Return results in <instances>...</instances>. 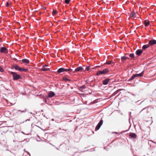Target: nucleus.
I'll use <instances>...</instances> for the list:
<instances>
[{"label": "nucleus", "instance_id": "obj_1", "mask_svg": "<svg viewBox=\"0 0 156 156\" xmlns=\"http://www.w3.org/2000/svg\"><path fill=\"white\" fill-rule=\"evenodd\" d=\"M10 73L12 75V79L13 80L16 81L22 79L21 76L15 72H10Z\"/></svg>", "mask_w": 156, "mask_h": 156}, {"label": "nucleus", "instance_id": "obj_2", "mask_svg": "<svg viewBox=\"0 0 156 156\" xmlns=\"http://www.w3.org/2000/svg\"><path fill=\"white\" fill-rule=\"evenodd\" d=\"M109 72L108 69L107 68H105L102 70H99L96 73L97 76H99L100 74H105Z\"/></svg>", "mask_w": 156, "mask_h": 156}, {"label": "nucleus", "instance_id": "obj_3", "mask_svg": "<svg viewBox=\"0 0 156 156\" xmlns=\"http://www.w3.org/2000/svg\"><path fill=\"white\" fill-rule=\"evenodd\" d=\"M84 70L83 67L81 66H79L76 68L74 70H73V73H75L81 71H83Z\"/></svg>", "mask_w": 156, "mask_h": 156}, {"label": "nucleus", "instance_id": "obj_4", "mask_svg": "<svg viewBox=\"0 0 156 156\" xmlns=\"http://www.w3.org/2000/svg\"><path fill=\"white\" fill-rule=\"evenodd\" d=\"M103 122V120L101 119L95 127L96 130H98L100 128L101 126L102 125Z\"/></svg>", "mask_w": 156, "mask_h": 156}, {"label": "nucleus", "instance_id": "obj_5", "mask_svg": "<svg viewBox=\"0 0 156 156\" xmlns=\"http://www.w3.org/2000/svg\"><path fill=\"white\" fill-rule=\"evenodd\" d=\"M0 51L1 53H5L8 52V49L5 47H2L0 48Z\"/></svg>", "mask_w": 156, "mask_h": 156}, {"label": "nucleus", "instance_id": "obj_6", "mask_svg": "<svg viewBox=\"0 0 156 156\" xmlns=\"http://www.w3.org/2000/svg\"><path fill=\"white\" fill-rule=\"evenodd\" d=\"M149 46H153L156 44V40L152 39L150 40L148 42Z\"/></svg>", "mask_w": 156, "mask_h": 156}, {"label": "nucleus", "instance_id": "obj_7", "mask_svg": "<svg viewBox=\"0 0 156 156\" xmlns=\"http://www.w3.org/2000/svg\"><path fill=\"white\" fill-rule=\"evenodd\" d=\"M143 52V50L142 49H138L136 50L135 54L138 56H140Z\"/></svg>", "mask_w": 156, "mask_h": 156}, {"label": "nucleus", "instance_id": "obj_8", "mask_svg": "<svg viewBox=\"0 0 156 156\" xmlns=\"http://www.w3.org/2000/svg\"><path fill=\"white\" fill-rule=\"evenodd\" d=\"M55 95V93L52 91H51L48 94V97L51 98Z\"/></svg>", "mask_w": 156, "mask_h": 156}, {"label": "nucleus", "instance_id": "obj_9", "mask_svg": "<svg viewBox=\"0 0 156 156\" xmlns=\"http://www.w3.org/2000/svg\"><path fill=\"white\" fill-rule=\"evenodd\" d=\"M129 136L131 138L135 139L136 137V135L135 133H129Z\"/></svg>", "mask_w": 156, "mask_h": 156}, {"label": "nucleus", "instance_id": "obj_10", "mask_svg": "<svg viewBox=\"0 0 156 156\" xmlns=\"http://www.w3.org/2000/svg\"><path fill=\"white\" fill-rule=\"evenodd\" d=\"M110 80H111V79H110L109 78H107V79H105V80H103V84L104 85H107L108 84V83Z\"/></svg>", "mask_w": 156, "mask_h": 156}, {"label": "nucleus", "instance_id": "obj_11", "mask_svg": "<svg viewBox=\"0 0 156 156\" xmlns=\"http://www.w3.org/2000/svg\"><path fill=\"white\" fill-rule=\"evenodd\" d=\"M144 71H143L140 73L134 74L135 77L143 76L144 74Z\"/></svg>", "mask_w": 156, "mask_h": 156}, {"label": "nucleus", "instance_id": "obj_12", "mask_svg": "<svg viewBox=\"0 0 156 156\" xmlns=\"http://www.w3.org/2000/svg\"><path fill=\"white\" fill-rule=\"evenodd\" d=\"M129 16H130V17H134V18L133 19V20H135V18L136 19V18H137V17H136V13H135V12H132L129 15Z\"/></svg>", "mask_w": 156, "mask_h": 156}, {"label": "nucleus", "instance_id": "obj_13", "mask_svg": "<svg viewBox=\"0 0 156 156\" xmlns=\"http://www.w3.org/2000/svg\"><path fill=\"white\" fill-rule=\"evenodd\" d=\"M19 61H22V62L26 64H28L30 62V61L29 60L25 58L23 59L22 60H20Z\"/></svg>", "mask_w": 156, "mask_h": 156}, {"label": "nucleus", "instance_id": "obj_14", "mask_svg": "<svg viewBox=\"0 0 156 156\" xmlns=\"http://www.w3.org/2000/svg\"><path fill=\"white\" fill-rule=\"evenodd\" d=\"M28 71L27 69H25L23 67H20L19 71L20 72H27Z\"/></svg>", "mask_w": 156, "mask_h": 156}, {"label": "nucleus", "instance_id": "obj_15", "mask_svg": "<svg viewBox=\"0 0 156 156\" xmlns=\"http://www.w3.org/2000/svg\"><path fill=\"white\" fill-rule=\"evenodd\" d=\"M65 68H59L57 71V72L58 73H60L64 72Z\"/></svg>", "mask_w": 156, "mask_h": 156}, {"label": "nucleus", "instance_id": "obj_16", "mask_svg": "<svg viewBox=\"0 0 156 156\" xmlns=\"http://www.w3.org/2000/svg\"><path fill=\"white\" fill-rule=\"evenodd\" d=\"M13 68H14L16 70H19L20 67L17 65H14L12 66Z\"/></svg>", "mask_w": 156, "mask_h": 156}, {"label": "nucleus", "instance_id": "obj_17", "mask_svg": "<svg viewBox=\"0 0 156 156\" xmlns=\"http://www.w3.org/2000/svg\"><path fill=\"white\" fill-rule=\"evenodd\" d=\"M144 23L145 25V26L148 27L150 24V22L148 21H147V20H145L144 21Z\"/></svg>", "mask_w": 156, "mask_h": 156}, {"label": "nucleus", "instance_id": "obj_18", "mask_svg": "<svg viewBox=\"0 0 156 156\" xmlns=\"http://www.w3.org/2000/svg\"><path fill=\"white\" fill-rule=\"evenodd\" d=\"M129 59V57H127L125 56H122L121 57V60L123 62H124V61L126 60L127 59Z\"/></svg>", "mask_w": 156, "mask_h": 156}, {"label": "nucleus", "instance_id": "obj_19", "mask_svg": "<svg viewBox=\"0 0 156 156\" xmlns=\"http://www.w3.org/2000/svg\"><path fill=\"white\" fill-rule=\"evenodd\" d=\"M64 72H68L69 73H70L71 72H73V69H65Z\"/></svg>", "mask_w": 156, "mask_h": 156}, {"label": "nucleus", "instance_id": "obj_20", "mask_svg": "<svg viewBox=\"0 0 156 156\" xmlns=\"http://www.w3.org/2000/svg\"><path fill=\"white\" fill-rule=\"evenodd\" d=\"M149 44H145L143 46L142 48V49L145 50L147 48H148L149 47Z\"/></svg>", "mask_w": 156, "mask_h": 156}, {"label": "nucleus", "instance_id": "obj_21", "mask_svg": "<svg viewBox=\"0 0 156 156\" xmlns=\"http://www.w3.org/2000/svg\"><path fill=\"white\" fill-rule=\"evenodd\" d=\"M50 70L49 68H42L41 69V70L43 71H50Z\"/></svg>", "mask_w": 156, "mask_h": 156}, {"label": "nucleus", "instance_id": "obj_22", "mask_svg": "<svg viewBox=\"0 0 156 156\" xmlns=\"http://www.w3.org/2000/svg\"><path fill=\"white\" fill-rule=\"evenodd\" d=\"M135 77H136L134 75V74H133V75L131 76L130 78L128 80V81H131L132 80L134 79Z\"/></svg>", "mask_w": 156, "mask_h": 156}, {"label": "nucleus", "instance_id": "obj_23", "mask_svg": "<svg viewBox=\"0 0 156 156\" xmlns=\"http://www.w3.org/2000/svg\"><path fill=\"white\" fill-rule=\"evenodd\" d=\"M63 80L65 81H70L71 80H70L68 79L65 76H64L63 77Z\"/></svg>", "mask_w": 156, "mask_h": 156}, {"label": "nucleus", "instance_id": "obj_24", "mask_svg": "<svg viewBox=\"0 0 156 156\" xmlns=\"http://www.w3.org/2000/svg\"><path fill=\"white\" fill-rule=\"evenodd\" d=\"M26 109H25V111H21L20 110H18V112H17V113L18 114H20L21 113H24L26 111Z\"/></svg>", "mask_w": 156, "mask_h": 156}, {"label": "nucleus", "instance_id": "obj_25", "mask_svg": "<svg viewBox=\"0 0 156 156\" xmlns=\"http://www.w3.org/2000/svg\"><path fill=\"white\" fill-rule=\"evenodd\" d=\"M129 56L132 58H134L135 57V55L133 53H132L129 54Z\"/></svg>", "mask_w": 156, "mask_h": 156}, {"label": "nucleus", "instance_id": "obj_26", "mask_svg": "<svg viewBox=\"0 0 156 156\" xmlns=\"http://www.w3.org/2000/svg\"><path fill=\"white\" fill-rule=\"evenodd\" d=\"M106 63L107 64L110 65L111 64H114L115 63L114 62H112V61H107Z\"/></svg>", "mask_w": 156, "mask_h": 156}, {"label": "nucleus", "instance_id": "obj_27", "mask_svg": "<svg viewBox=\"0 0 156 156\" xmlns=\"http://www.w3.org/2000/svg\"><path fill=\"white\" fill-rule=\"evenodd\" d=\"M85 85H83L80 87V90H83V89H85Z\"/></svg>", "mask_w": 156, "mask_h": 156}, {"label": "nucleus", "instance_id": "obj_28", "mask_svg": "<svg viewBox=\"0 0 156 156\" xmlns=\"http://www.w3.org/2000/svg\"><path fill=\"white\" fill-rule=\"evenodd\" d=\"M57 12V11L56 10H54L53 11L52 13L53 15H55L56 14V13Z\"/></svg>", "mask_w": 156, "mask_h": 156}, {"label": "nucleus", "instance_id": "obj_29", "mask_svg": "<svg viewBox=\"0 0 156 156\" xmlns=\"http://www.w3.org/2000/svg\"><path fill=\"white\" fill-rule=\"evenodd\" d=\"M117 90L114 93V95H115L119 91H120V90Z\"/></svg>", "mask_w": 156, "mask_h": 156}, {"label": "nucleus", "instance_id": "obj_30", "mask_svg": "<svg viewBox=\"0 0 156 156\" xmlns=\"http://www.w3.org/2000/svg\"><path fill=\"white\" fill-rule=\"evenodd\" d=\"M70 1V0H65V3L67 4H69Z\"/></svg>", "mask_w": 156, "mask_h": 156}, {"label": "nucleus", "instance_id": "obj_31", "mask_svg": "<svg viewBox=\"0 0 156 156\" xmlns=\"http://www.w3.org/2000/svg\"><path fill=\"white\" fill-rule=\"evenodd\" d=\"M90 66H87L86 67L85 70H86L87 71H88L90 69Z\"/></svg>", "mask_w": 156, "mask_h": 156}, {"label": "nucleus", "instance_id": "obj_32", "mask_svg": "<svg viewBox=\"0 0 156 156\" xmlns=\"http://www.w3.org/2000/svg\"><path fill=\"white\" fill-rule=\"evenodd\" d=\"M4 71V69L3 68L0 66V72H3Z\"/></svg>", "mask_w": 156, "mask_h": 156}, {"label": "nucleus", "instance_id": "obj_33", "mask_svg": "<svg viewBox=\"0 0 156 156\" xmlns=\"http://www.w3.org/2000/svg\"><path fill=\"white\" fill-rule=\"evenodd\" d=\"M6 6L7 7H9V5H10V4H9V2H6Z\"/></svg>", "mask_w": 156, "mask_h": 156}, {"label": "nucleus", "instance_id": "obj_34", "mask_svg": "<svg viewBox=\"0 0 156 156\" xmlns=\"http://www.w3.org/2000/svg\"><path fill=\"white\" fill-rule=\"evenodd\" d=\"M48 66L47 65H44L43 66L42 68H46L47 67H48Z\"/></svg>", "mask_w": 156, "mask_h": 156}, {"label": "nucleus", "instance_id": "obj_35", "mask_svg": "<svg viewBox=\"0 0 156 156\" xmlns=\"http://www.w3.org/2000/svg\"><path fill=\"white\" fill-rule=\"evenodd\" d=\"M24 151L26 152L30 156V154L28 152L25 151V149L24 150Z\"/></svg>", "mask_w": 156, "mask_h": 156}, {"label": "nucleus", "instance_id": "obj_36", "mask_svg": "<svg viewBox=\"0 0 156 156\" xmlns=\"http://www.w3.org/2000/svg\"><path fill=\"white\" fill-rule=\"evenodd\" d=\"M129 93L131 94V95H132L133 96H134V97H135L136 96V94H132L131 93H130V92H129Z\"/></svg>", "mask_w": 156, "mask_h": 156}, {"label": "nucleus", "instance_id": "obj_37", "mask_svg": "<svg viewBox=\"0 0 156 156\" xmlns=\"http://www.w3.org/2000/svg\"><path fill=\"white\" fill-rule=\"evenodd\" d=\"M147 107H146L145 108H144L140 112V113L141 112H142L143 111V110H145V109H146V108H147Z\"/></svg>", "mask_w": 156, "mask_h": 156}, {"label": "nucleus", "instance_id": "obj_38", "mask_svg": "<svg viewBox=\"0 0 156 156\" xmlns=\"http://www.w3.org/2000/svg\"><path fill=\"white\" fill-rule=\"evenodd\" d=\"M128 130H128H125V131H122V133H124V132H126Z\"/></svg>", "mask_w": 156, "mask_h": 156}, {"label": "nucleus", "instance_id": "obj_39", "mask_svg": "<svg viewBox=\"0 0 156 156\" xmlns=\"http://www.w3.org/2000/svg\"><path fill=\"white\" fill-rule=\"evenodd\" d=\"M60 129H61V130H64L65 131H67V129H61V128H60Z\"/></svg>", "mask_w": 156, "mask_h": 156}, {"label": "nucleus", "instance_id": "obj_40", "mask_svg": "<svg viewBox=\"0 0 156 156\" xmlns=\"http://www.w3.org/2000/svg\"><path fill=\"white\" fill-rule=\"evenodd\" d=\"M2 39L0 38V43L2 42Z\"/></svg>", "mask_w": 156, "mask_h": 156}, {"label": "nucleus", "instance_id": "obj_41", "mask_svg": "<svg viewBox=\"0 0 156 156\" xmlns=\"http://www.w3.org/2000/svg\"><path fill=\"white\" fill-rule=\"evenodd\" d=\"M131 112H130V113H129V116L130 117V118H131Z\"/></svg>", "mask_w": 156, "mask_h": 156}, {"label": "nucleus", "instance_id": "obj_42", "mask_svg": "<svg viewBox=\"0 0 156 156\" xmlns=\"http://www.w3.org/2000/svg\"><path fill=\"white\" fill-rule=\"evenodd\" d=\"M113 133H116V134H118V133L116 132H112Z\"/></svg>", "mask_w": 156, "mask_h": 156}, {"label": "nucleus", "instance_id": "obj_43", "mask_svg": "<svg viewBox=\"0 0 156 156\" xmlns=\"http://www.w3.org/2000/svg\"><path fill=\"white\" fill-rule=\"evenodd\" d=\"M151 142H152L153 143H154V144H156V142H153V141L152 140H151Z\"/></svg>", "mask_w": 156, "mask_h": 156}, {"label": "nucleus", "instance_id": "obj_44", "mask_svg": "<svg viewBox=\"0 0 156 156\" xmlns=\"http://www.w3.org/2000/svg\"><path fill=\"white\" fill-rule=\"evenodd\" d=\"M85 83H87V80H86L85 81Z\"/></svg>", "mask_w": 156, "mask_h": 156}, {"label": "nucleus", "instance_id": "obj_45", "mask_svg": "<svg viewBox=\"0 0 156 156\" xmlns=\"http://www.w3.org/2000/svg\"><path fill=\"white\" fill-rule=\"evenodd\" d=\"M50 144L51 145H52L53 146L55 147V146H54L52 144H51V143H50Z\"/></svg>", "mask_w": 156, "mask_h": 156}, {"label": "nucleus", "instance_id": "obj_46", "mask_svg": "<svg viewBox=\"0 0 156 156\" xmlns=\"http://www.w3.org/2000/svg\"><path fill=\"white\" fill-rule=\"evenodd\" d=\"M29 120H30V119H27V120H25V122H26V121H29Z\"/></svg>", "mask_w": 156, "mask_h": 156}, {"label": "nucleus", "instance_id": "obj_47", "mask_svg": "<svg viewBox=\"0 0 156 156\" xmlns=\"http://www.w3.org/2000/svg\"><path fill=\"white\" fill-rule=\"evenodd\" d=\"M148 111H146V113H148Z\"/></svg>", "mask_w": 156, "mask_h": 156}, {"label": "nucleus", "instance_id": "obj_48", "mask_svg": "<svg viewBox=\"0 0 156 156\" xmlns=\"http://www.w3.org/2000/svg\"><path fill=\"white\" fill-rule=\"evenodd\" d=\"M21 133H23V134H24V132H23V131H22V132H21Z\"/></svg>", "mask_w": 156, "mask_h": 156}, {"label": "nucleus", "instance_id": "obj_49", "mask_svg": "<svg viewBox=\"0 0 156 156\" xmlns=\"http://www.w3.org/2000/svg\"><path fill=\"white\" fill-rule=\"evenodd\" d=\"M52 121H54V119H52Z\"/></svg>", "mask_w": 156, "mask_h": 156}, {"label": "nucleus", "instance_id": "obj_50", "mask_svg": "<svg viewBox=\"0 0 156 156\" xmlns=\"http://www.w3.org/2000/svg\"><path fill=\"white\" fill-rule=\"evenodd\" d=\"M13 141L14 142H15L16 141H14V140H13Z\"/></svg>", "mask_w": 156, "mask_h": 156}, {"label": "nucleus", "instance_id": "obj_51", "mask_svg": "<svg viewBox=\"0 0 156 156\" xmlns=\"http://www.w3.org/2000/svg\"><path fill=\"white\" fill-rule=\"evenodd\" d=\"M56 148L58 150V148Z\"/></svg>", "mask_w": 156, "mask_h": 156}]
</instances>
